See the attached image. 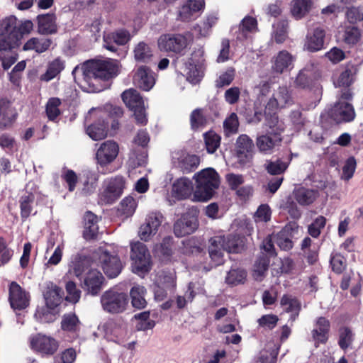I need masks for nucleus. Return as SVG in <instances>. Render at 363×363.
Wrapping results in <instances>:
<instances>
[{
  "label": "nucleus",
  "instance_id": "obj_1",
  "mask_svg": "<svg viewBox=\"0 0 363 363\" xmlns=\"http://www.w3.org/2000/svg\"><path fill=\"white\" fill-rule=\"evenodd\" d=\"M121 72V64L116 60H91L77 65L72 71L74 80L87 92H99L100 79L108 80Z\"/></svg>",
  "mask_w": 363,
  "mask_h": 363
},
{
  "label": "nucleus",
  "instance_id": "obj_42",
  "mask_svg": "<svg viewBox=\"0 0 363 363\" xmlns=\"http://www.w3.org/2000/svg\"><path fill=\"white\" fill-rule=\"evenodd\" d=\"M84 238L86 240H92L96 238L99 227L97 225V217L91 212H87L84 216Z\"/></svg>",
  "mask_w": 363,
  "mask_h": 363
},
{
  "label": "nucleus",
  "instance_id": "obj_4",
  "mask_svg": "<svg viewBox=\"0 0 363 363\" xmlns=\"http://www.w3.org/2000/svg\"><path fill=\"white\" fill-rule=\"evenodd\" d=\"M119 153L118 144L112 140L103 142L96 150V160L97 169L102 174L111 173L112 169L109 167L117 158Z\"/></svg>",
  "mask_w": 363,
  "mask_h": 363
},
{
  "label": "nucleus",
  "instance_id": "obj_15",
  "mask_svg": "<svg viewBox=\"0 0 363 363\" xmlns=\"http://www.w3.org/2000/svg\"><path fill=\"white\" fill-rule=\"evenodd\" d=\"M133 83L139 89L148 91L155 84V74L150 67L140 65L133 71Z\"/></svg>",
  "mask_w": 363,
  "mask_h": 363
},
{
  "label": "nucleus",
  "instance_id": "obj_25",
  "mask_svg": "<svg viewBox=\"0 0 363 363\" xmlns=\"http://www.w3.org/2000/svg\"><path fill=\"white\" fill-rule=\"evenodd\" d=\"M130 39L128 31L119 30L104 35V47L111 52H116L118 45L126 44Z\"/></svg>",
  "mask_w": 363,
  "mask_h": 363
},
{
  "label": "nucleus",
  "instance_id": "obj_12",
  "mask_svg": "<svg viewBox=\"0 0 363 363\" xmlns=\"http://www.w3.org/2000/svg\"><path fill=\"white\" fill-rule=\"evenodd\" d=\"M235 152L240 164L251 163L255 155V145L252 138L247 134L240 135L235 141Z\"/></svg>",
  "mask_w": 363,
  "mask_h": 363
},
{
  "label": "nucleus",
  "instance_id": "obj_58",
  "mask_svg": "<svg viewBox=\"0 0 363 363\" xmlns=\"http://www.w3.org/2000/svg\"><path fill=\"white\" fill-rule=\"evenodd\" d=\"M274 38L276 43H282L287 37L288 23L286 21L277 22L274 24Z\"/></svg>",
  "mask_w": 363,
  "mask_h": 363
},
{
  "label": "nucleus",
  "instance_id": "obj_35",
  "mask_svg": "<svg viewBox=\"0 0 363 363\" xmlns=\"http://www.w3.org/2000/svg\"><path fill=\"white\" fill-rule=\"evenodd\" d=\"M359 69V65L353 63H348L344 71H342L340 75L334 79L333 84L336 87H348L354 81L355 76L358 73Z\"/></svg>",
  "mask_w": 363,
  "mask_h": 363
},
{
  "label": "nucleus",
  "instance_id": "obj_34",
  "mask_svg": "<svg viewBox=\"0 0 363 363\" xmlns=\"http://www.w3.org/2000/svg\"><path fill=\"white\" fill-rule=\"evenodd\" d=\"M61 328L75 340L79 337L81 322L75 313H66L62 318Z\"/></svg>",
  "mask_w": 363,
  "mask_h": 363
},
{
  "label": "nucleus",
  "instance_id": "obj_44",
  "mask_svg": "<svg viewBox=\"0 0 363 363\" xmlns=\"http://www.w3.org/2000/svg\"><path fill=\"white\" fill-rule=\"evenodd\" d=\"M146 290L144 286H135L130 292L131 297V303L134 308L138 309H143L147 305V301L145 298Z\"/></svg>",
  "mask_w": 363,
  "mask_h": 363
},
{
  "label": "nucleus",
  "instance_id": "obj_45",
  "mask_svg": "<svg viewBox=\"0 0 363 363\" xmlns=\"http://www.w3.org/2000/svg\"><path fill=\"white\" fill-rule=\"evenodd\" d=\"M311 6V0H293L291 13L295 18L300 19L309 11Z\"/></svg>",
  "mask_w": 363,
  "mask_h": 363
},
{
  "label": "nucleus",
  "instance_id": "obj_14",
  "mask_svg": "<svg viewBox=\"0 0 363 363\" xmlns=\"http://www.w3.org/2000/svg\"><path fill=\"white\" fill-rule=\"evenodd\" d=\"M187 38L182 34H163L157 40L158 48L164 52L180 53L187 46Z\"/></svg>",
  "mask_w": 363,
  "mask_h": 363
},
{
  "label": "nucleus",
  "instance_id": "obj_24",
  "mask_svg": "<svg viewBox=\"0 0 363 363\" xmlns=\"http://www.w3.org/2000/svg\"><path fill=\"white\" fill-rule=\"evenodd\" d=\"M43 293L46 305L50 309L58 306L62 301V289L52 281L45 283Z\"/></svg>",
  "mask_w": 363,
  "mask_h": 363
},
{
  "label": "nucleus",
  "instance_id": "obj_6",
  "mask_svg": "<svg viewBox=\"0 0 363 363\" xmlns=\"http://www.w3.org/2000/svg\"><path fill=\"white\" fill-rule=\"evenodd\" d=\"M18 47L17 18L14 16L0 20V51H8Z\"/></svg>",
  "mask_w": 363,
  "mask_h": 363
},
{
  "label": "nucleus",
  "instance_id": "obj_55",
  "mask_svg": "<svg viewBox=\"0 0 363 363\" xmlns=\"http://www.w3.org/2000/svg\"><path fill=\"white\" fill-rule=\"evenodd\" d=\"M218 20L217 13H211L206 16L201 26H197L195 29L199 31V35L206 37L209 35L211 28L216 24Z\"/></svg>",
  "mask_w": 363,
  "mask_h": 363
},
{
  "label": "nucleus",
  "instance_id": "obj_19",
  "mask_svg": "<svg viewBox=\"0 0 363 363\" xmlns=\"http://www.w3.org/2000/svg\"><path fill=\"white\" fill-rule=\"evenodd\" d=\"M104 282L102 274L96 269H91L85 274L82 287L88 294L96 296L101 291Z\"/></svg>",
  "mask_w": 363,
  "mask_h": 363
},
{
  "label": "nucleus",
  "instance_id": "obj_47",
  "mask_svg": "<svg viewBox=\"0 0 363 363\" xmlns=\"http://www.w3.org/2000/svg\"><path fill=\"white\" fill-rule=\"evenodd\" d=\"M61 99L57 97L50 98L45 105V113L50 121H55L61 114L60 106Z\"/></svg>",
  "mask_w": 363,
  "mask_h": 363
},
{
  "label": "nucleus",
  "instance_id": "obj_52",
  "mask_svg": "<svg viewBox=\"0 0 363 363\" xmlns=\"http://www.w3.org/2000/svg\"><path fill=\"white\" fill-rule=\"evenodd\" d=\"M247 277V272L242 269H231L227 274L225 282L228 285L236 286L243 284Z\"/></svg>",
  "mask_w": 363,
  "mask_h": 363
},
{
  "label": "nucleus",
  "instance_id": "obj_22",
  "mask_svg": "<svg viewBox=\"0 0 363 363\" xmlns=\"http://www.w3.org/2000/svg\"><path fill=\"white\" fill-rule=\"evenodd\" d=\"M9 300L11 308L14 310L24 309L29 304L28 294L16 281L10 284Z\"/></svg>",
  "mask_w": 363,
  "mask_h": 363
},
{
  "label": "nucleus",
  "instance_id": "obj_41",
  "mask_svg": "<svg viewBox=\"0 0 363 363\" xmlns=\"http://www.w3.org/2000/svg\"><path fill=\"white\" fill-rule=\"evenodd\" d=\"M35 195L33 193L26 192L20 199L21 216L23 220L27 219L31 214L35 215L37 211L34 209Z\"/></svg>",
  "mask_w": 363,
  "mask_h": 363
},
{
  "label": "nucleus",
  "instance_id": "obj_64",
  "mask_svg": "<svg viewBox=\"0 0 363 363\" xmlns=\"http://www.w3.org/2000/svg\"><path fill=\"white\" fill-rule=\"evenodd\" d=\"M61 177L67 184L69 191L72 192L75 189L78 182L77 174L72 169H64Z\"/></svg>",
  "mask_w": 363,
  "mask_h": 363
},
{
  "label": "nucleus",
  "instance_id": "obj_5",
  "mask_svg": "<svg viewBox=\"0 0 363 363\" xmlns=\"http://www.w3.org/2000/svg\"><path fill=\"white\" fill-rule=\"evenodd\" d=\"M100 301L104 311L116 314L126 310L128 298L125 293L120 291L116 288H111L103 293Z\"/></svg>",
  "mask_w": 363,
  "mask_h": 363
},
{
  "label": "nucleus",
  "instance_id": "obj_61",
  "mask_svg": "<svg viewBox=\"0 0 363 363\" xmlns=\"http://www.w3.org/2000/svg\"><path fill=\"white\" fill-rule=\"evenodd\" d=\"M326 224V219L324 216H318L314 221L308 226V232L313 238H318Z\"/></svg>",
  "mask_w": 363,
  "mask_h": 363
},
{
  "label": "nucleus",
  "instance_id": "obj_2",
  "mask_svg": "<svg viewBox=\"0 0 363 363\" xmlns=\"http://www.w3.org/2000/svg\"><path fill=\"white\" fill-rule=\"evenodd\" d=\"M196 189L194 196L195 200L206 201L211 199L220 184L218 174L213 168H207L196 174Z\"/></svg>",
  "mask_w": 363,
  "mask_h": 363
},
{
  "label": "nucleus",
  "instance_id": "obj_53",
  "mask_svg": "<svg viewBox=\"0 0 363 363\" xmlns=\"http://www.w3.org/2000/svg\"><path fill=\"white\" fill-rule=\"evenodd\" d=\"M225 250L230 253H238L242 249V240L237 235L224 236L222 243Z\"/></svg>",
  "mask_w": 363,
  "mask_h": 363
},
{
  "label": "nucleus",
  "instance_id": "obj_49",
  "mask_svg": "<svg viewBox=\"0 0 363 363\" xmlns=\"http://www.w3.org/2000/svg\"><path fill=\"white\" fill-rule=\"evenodd\" d=\"M152 50L144 42H140L134 49V57L139 62H147L152 57Z\"/></svg>",
  "mask_w": 363,
  "mask_h": 363
},
{
  "label": "nucleus",
  "instance_id": "obj_21",
  "mask_svg": "<svg viewBox=\"0 0 363 363\" xmlns=\"http://www.w3.org/2000/svg\"><path fill=\"white\" fill-rule=\"evenodd\" d=\"M295 57L286 50H281L274 55L271 60L272 72L274 74H281L291 70L294 67Z\"/></svg>",
  "mask_w": 363,
  "mask_h": 363
},
{
  "label": "nucleus",
  "instance_id": "obj_29",
  "mask_svg": "<svg viewBox=\"0 0 363 363\" xmlns=\"http://www.w3.org/2000/svg\"><path fill=\"white\" fill-rule=\"evenodd\" d=\"M331 116L337 123L350 122L354 120L355 112L350 104L340 101L331 110Z\"/></svg>",
  "mask_w": 363,
  "mask_h": 363
},
{
  "label": "nucleus",
  "instance_id": "obj_63",
  "mask_svg": "<svg viewBox=\"0 0 363 363\" xmlns=\"http://www.w3.org/2000/svg\"><path fill=\"white\" fill-rule=\"evenodd\" d=\"M163 216L160 212H152L146 218L145 223L152 228L155 233L163 221Z\"/></svg>",
  "mask_w": 363,
  "mask_h": 363
},
{
  "label": "nucleus",
  "instance_id": "obj_26",
  "mask_svg": "<svg viewBox=\"0 0 363 363\" xmlns=\"http://www.w3.org/2000/svg\"><path fill=\"white\" fill-rule=\"evenodd\" d=\"M330 328V323L326 318L319 317L315 320L314 328L311 331L312 340L315 347L328 341Z\"/></svg>",
  "mask_w": 363,
  "mask_h": 363
},
{
  "label": "nucleus",
  "instance_id": "obj_13",
  "mask_svg": "<svg viewBox=\"0 0 363 363\" xmlns=\"http://www.w3.org/2000/svg\"><path fill=\"white\" fill-rule=\"evenodd\" d=\"M204 0H184L178 8L177 18L183 22H190L198 18L203 12Z\"/></svg>",
  "mask_w": 363,
  "mask_h": 363
},
{
  "label": "nucleus",
  "instance_id": "obj_46",
  "mask_svg": "<svg viewBox=\"0 0 363 363\" xmlns=\"http://www.w3.org/2000/svg\"><path fill=\"white\" fill-rule=\"evenodd\" d=\"M105 335L112 341H116L124 333L123 328L114 320H109L104 325Z\"/></svg>",
  "mask_w": 363,
  "mask_h": 363
},
{
  "label": "nucleus",
  "instance_id": "obj_33",
  "mask_svg": "<svg viewBox=\"0 0 363 363\" xmlns=\"http://www.w3.org/2000/svg\"><path fill=\"white\" fill-rule=\"evenodd\" d=\"M224 236L216 235L209 240L208 253L213 266H218L223 263V251L222 243Z\"/></svg>",
  "mask_w": 363,
  "mask_h": 363
},
{
  "label": "nucleus",
  "instance_id": "obj_11",
  "mask_svg": "<svg viewBox=\"0 0 363 363\" xmlns=\"http://www.w3.org/2000/svg\"><path fill=\"white\" fill-rule=\"evenodd\" d=\"M89 114L91 116L94 114L98 118V121L89 125L86 132L87 135L94 140H100L104 139L107 136L108 122V113L101 109L91 108L89 111Z\"/></svg>",
  "mask_w": 363,
  "mask_h": 363
},
{
  "label": "nucleus",
  "instance_id": "obj_50",
  "mask_svg": "<svg viewBox=\"0 0 363 363\" xmlns=\"http://www.w3.org/2000/svg\"><path fill=\"white\" fill-rule=\"evenodd\" d=\"M238 117L235 113H231L223 121V133L225 136L230 137L236 134L239 128Z\"/></svg>",
  "mask_w": 363,
  "mask_h": 363
},
{
  "label": "nucleus",
  "instance_id": "obj_10",
  "mask_svg": "<svg viewBox=\"0 0 363 363\" xmlns=\"http://www.w3.org/2000/svg\"><path fill=\"white\" fill-rule=\"evenodd\" d=\"M98 253L99 263L105 274L109 278L117 277L123 268L122 263L117 255L108 252L104 247H100Z\"/></svg>",
  "mask_w": 363,
  "mask_h": 363
},
{
  "label": "nucleus",
  "instance_id": "obj_18",
  "mask_svg": "<svg viewBox=\"0 0 363 363\" xmlns=\"http://www.w3.org/2000/svg\"><path fill=\"white\" fill-rule=\"evenodd\" d=\"M124 188L125 179L122 176L111 178L101 194V199L106 203H112L121 196Z\"/></svg>",
  "mask_w": 363,
  "mask_h": 363
},
{
  "label": "nucleus",
  "instance_id": "obj_54",
  "mask_svg": "<svg viewBox=\"0 0 363 363\" xmlns=\"http://www.w3.org/2000/svg\"><path fill=\"white\" fill-rule=\"evenodd\" d=\"M206 147L208 153H214L220 144V136L213 131H208L203 134Z\"/></svg>",
  "mask_w": 363,
  "mask_h": 363
},
{
  "label": "nucleus",
  "instance_id": "obj_40",
  "mask_svg": "<svg viewBox=\"0 0 363 363\" xmlns=\"http://www.w3.org/2000/svg\"><path fill=\"white\" fill-rule=\"evenodd\" d=\"M291 161V157L285 160L277 158L275 160H266L264 167L265 170L271 175H279L286 172Z\"/></svg>",
  "mask_w": 363,
  "mask_h": 363
},
{
  "label": "nucleus",
  "instance_id": "obj_16",
  "mask_svg": "<svg viewBox=\"0 0 363 363\" xmlns=\"http://www.w3.org/2000/svg\"><path fill=\"white\" fill-rule=\"evenodd\" d=\"M282 141L281 135L275 132H268L257 135L256 138V147L259 152L264 155H271L275 148L280 146Z\"/></svg>",
  "mask_w": 363,
  "mask_h": 363
},
{
  "label": "nucleus",
  "instance_id": "obj_38",
  "mask_svg": "<svg viewBox=\"0 0 363 363\" xmlns=\"http://www.w3.org/2000/svg\"><path fill=\"white\" fill-rule=\"evenodd\" d=\"M38 30L40 34H53L57 32L56 17L53 13L39 15L38 16Z\"/></svg>",
  "mask_w": 363,
  "mask_h": 363
},
{
  "label": "nucleus",
  "instance_id": "obj_62",
  "mask_svg": "<svg viewBox=\"0 0 363 363\" xmlns=\"http://www.w3.org/2000/svg\"><path fill=\"white\" fill-rule=\"evenodd\" d=\"M330 264L335 273L340 274L346 267V259L340 253H333L330 258Z\"/></svg>",
  "mask_w": 363,
  "mask_h": 363
},
{
  "label": "nucleus",
  "instance_id": "obj_39",
  "mask_svg": "<svg viewBox=\"0 0 363 363\" xmlns=\"http://www.w3.org/2000/svg\"><path fill=\"white\" fill-rule=\"evenodd\" d=\"M65 62L60 57H57L48 62L46 72L41 74L40 79L43 82H50L65 69Z\"/></svg>",
  "mask_w": 363,
  "mask_h": 363
},
{
  "label": "nucleus",
  "instance_id": "obj_7",
  "mask_svg": "<svg viewBox=\"0 0 363 363\" xmlns=\"http://www.w3.org/2000/svg\"><path fill=\"white\" fill-rule=\"evenodd\" d=\"M126 106L133 112L137 123L144 125L147 122L144 101L140 94L133 89L124 91L121 94Z\"/></svg>",
  "mask_w": 363,
  "mask_h": 363
},
{
  "label": "nucleus",
  "instance_id": "obj_60",
  "mask_svg": "<svg viewBox=\"0 0 363 363\" xmlns=\"http://www.w3.org/2000/svg\"><path fill=\"white\" fill-rule=\"evenodd\" d=\"M67 296L66 300L70 303H77L81 297V291L77 287L74 281H69L65 286Z\"/></svg>",
  "mask_w": 363,
  "mask_h": 363
},
{
  "label": "nucleus",
  "instance_id": "obj_28",
  "mask_svg": "<svg viewBox=\"0 0 363 363\" xmlns=\"http://www.w3.org/2000/svg\"><path fill=\"white\" fill-rule=\"evenodd\" d=\"M293 196L296 203L301 206H308L313 204L320 196L318 189H310L304 186L295 188L293 191Z\"/></svg>",
  "mask_w": 363,
  "mask_h": 363
},
{
  "label": "nucleus",
  "instance_id": "obj_17",
  "mask_svg": "<svg viewBox=\"0 0 363 363\" xmlns=\"http://www.w3.org/2000/svg\"><path fill=\"white\" fill-rule=\"evenodd\" d=\"M291 93L286 86H279L266 105V109L272 112L293 104Z\"/></svg>",
  "mask_w": 363,
  "mask_h": 363
},
{
  "label": "nucleus",
  "instance_id": "obj_36",
  "mask_svg": "<svg viewBox=\"0 0 363 363\" xmlns=\"http://www.w3.org/2000/svg\"><path fill=\"white\" fill-rule=\"evenodd\" d=\"M283 310L290 313L289 321L294 322L298 317L299 313L301 309V303L299 300L292 295H284L280 301Z\"/></svg>",
  "mask_w": 363,
  "mask_h": 363
},
{
  "label": "nucleus",
  "instance_id": "obj_9",
  "mask_svg": "<svg viewBox=\"0 0 363 363\" xmlns=\"http://www.w3.org/2000/svg\"><path fill=\"white\" fill-rule=\"evenodd\" d=\"M30 346L41 355L48 357L58 350L59 342L52 336L38 333L30 337Z\"/></svg>",
  "mask_w": 363,
  "mask_h": 363
},
{
  "label": "nucleus",
  "instance_id": "obj_32",
  "mask_svg": "<svg viewBox=\"0 0 363 363\" xmlns=\"http://www.w3.org/2000/svg\"><path fill=\"white\" fill-rule=\"evenodd\" d=\"M314 67L313 65H307L301 69L293 81V86L296 89H309L314 80Z\"/></svg>",
  "mask_w": 363,
  "mask_h": 363
},
{
  "label": "nucleus",
  "instance_id": "obj_30",
  "mask_svg": "<svg viewBox=\"0 0 363 363\" xmlns=\"http://www.w3.org/2000/svg\"><path fill=\"white\" fill-rule=\"evenodd\" d=\"M325 30L318 27L306 35L305 49L310 52H317L324 48Z\"/></svg>",
  "mask_w": 363,
  "mask_h": 363
},
{
  "label": "nucleus",
  "instance_id": "obj_57",
  "mask_svg": "<svg viewBox=\"0 0 363 363\" xmlns=\"http://www.w3.org/2000/svg\"><path fill=\"white\" fill-rule=\"evenodd\" d=\"M360 30L355 26H348L345 28L343 34V41L349 45H354L361 40Z\"/></svg>",
  "mask_w": 363,
  "mask_h": 363
},
{
  "label": "nucleus",
  "instance_id": "obj_3",
  "mask_svg": "<svg viewBox=\"0 0 363 363\" xmlns=\"http://www.w3.org/2000/svg\"><path fill=\"white\" fill-rule=\"evenodd\" d=\"M204 53L203 47L194 48L191 57L184 62V72L186 79L193 84L199 83L204 75Z\"/></svg>",
  "mask_w": 363,
  "mask_h": 363
},
{
  "label": "nucleus",
  "instance_id": "obj_48",
  "mask_svg": "<svg viewBox=\"0 0 363 363\" xmlns=\"http://www.w3.org/2000/svg\"><path fill=\"white\" fill-rule=\"evenodd\" d=\"M207 123V119L201 108L194 110L190 115L191 128L197 131L203 128Z\"/></svg>",
  "mask_w": 363,
  "mask_h": 363
},
{
  "label": "nucleus",
  "instance_id": "obj_31",
  "mask_svg": "<svg viewBox=\"0 0 363 363\" xmlns=\"http://www.w3.org/2000/svg\"><path fill=\"white\" fill-rule=\"evenodd\" d=\"M258 30L257 21L252 16H245L240 22L238 30L235 32L236 39L244 41L252 38Z\"/></svg>",
  "mask_w": 363,
  "mask_h": 363
},
{
  "label": "nucleus",
  "instance_id": "obj_51",
  "mask_svg": "<svg viewBox=\"0 0 363 363\" xmlns=\"http://www.w3.org/2000/svg\"><path fill=\"white\" fill-rule=\"evenodd\" d=\"M354 339V335L350 328L342 327L339 330L338 345L340 347L346 351L350 348Z\"/></svg>",
  "mask_w": 363,
  "mask_h": 363
},
{
  "label": "nucleus",
  "instance_id": "obj_56",
  "mask_svg": "<svg viewBox=\"0 0 363 363\" xmlns=\"http://www.w3.org/2000/svg\"><path fill=\"white\" fill-rule=\"evenodd\" d=\"M269 259L263 255L257 258L254 266L253 276L256 280H262L268 269Z\"/></svg>",
  "mask_w": 363,
  "mask_h": 363
},
{
  "label": "nucleus",
  "instance_id": "obj_43",
  "mask_svg": "<svg viewBox=\"0 0 363 363\" xmlns=\"http://www.w3.org/2000/svg\"><path fill=\"white\" fill-rule=\"evenodd\" d=\"M52 40L46 38H32L23 45L24 50H35L38 53L46 51L51 45Z\"/></svg>",
  "mask_w": 363,
  "mask_h": 363
},
{
  "label": "nucleus",
  "instance_id": "obj_8",
  "mask_svg": "<svg viewBox=\"0 0 363 363\" xmlns=\"http://www.w3.org/2000/svg\"><path fill=\"white\" fill-rule=\"evenodd\" d=\"M130 259L135 273H146L151 268V256L146 245L140 242L131 245Z\"/></svg>",
  "mask_w": 363,
  "mask_h": 363
},
{
  "label": "nucleus",
  "instance_id": "obj_23",
  "mask_svg": "<svg viewBox=\"0 0 363 363\" xmlns=\"http://www.w3.org/2000/svg\"><path fill=\"white\" fill-rule=\"evenodd\" d=\"M197 227L196 216L191 213H185L174 223V232L177 237L182 238L194 233Z\"/></svg>",
  "mask_w": 363,
  "mask_h": 363
},
{
  "label": "nucleus",
  "instance_id": "obj_20",
  "mask_svg": "<svg viewBox=\"0 0 363 363\" xmlns=\"http://www.w3.org/2000/svg\"><path fill=\"white\" fill-rule=\"evenodd\" d=\"M174 165L183 173L187 174L194 171L200 163L199 157L189 155L183 151L175 152L172 156Z\"/></svg>",
  "mask_w": 363,
  "mask_h": 363
},
{
  "label": "nucleus",
  "instance_id": "obj_59",
  "mask_svg": "<svg viewBox=\"0 0 363 363\" xmlns=\"http://www.w3.org/2000/svg\"><path fill=\"white\" fill-rule=\"evenodd\" d=\"M272 210L268 204H261L254 214L256 223H267L271 220Z\"/></svg>",
  "mask_w": 363,
  "mask_h": 363
},
{
  "label": "nucleus",
  "instance_id": "obj_27",
  "mask_svg": "<svg viewBox=\"0 0 363 363\" xmlns=\"http://www.w3.org/2000/svg\"><path fill=\"white\" fill-rule=\"evenodd\" d=\"M16 117L17 112L11 102L4 98L0 99V130L10 127Z\"/></svg>",
  "mask_w": 363,
  "mask_h": 363
},
{
  "label": "nucleus",
  "instance_id": "obj_37",
  "mask_svg": "<svg viewBox=\"0 0 363 363\" xmlns=\"http://www.w3.org/2000/svg\"><path fill=\"white\" fill-rule=\"evenodd\" d=\"M193 191V183L186 177L177 179L172 185V194L178 199L188 198Z\"/></svg>",
  "mask_w": 363,
  "mask_h": 363
}]
</instances>
